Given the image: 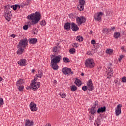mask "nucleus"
Listing matches in <instances>:
<instances>
[{
	"instance_id": "b1692460",
	"label": "nucleus",
	"mask_w": 126,
	"mask_h": 126,
	"mask_svg": "<svg viewBox=\"0 0 126 126\" xmlns=\"http://www.w3.org/2000/svg\"><path fill=\"white\" fill-rule=\"evenodd\" d=\"M11 8H13V10L15 11L17 8L18 9H20V5L18 4L13 5L12 6H11Z\"/></svg>"
},
{
	"instance_id": "c9c22d12",
	"label": "nucleus",
	"mask_w": 126,
	"mask_h": 126,
	"mask_svg": "<svg viewBox=\"0 0 126 126\" xmlns=\"http://www.w3.org/2000/svg\"><path fill=\"white\" fill-rule=\"evenodd\" d=\"M46 22L45 20H42L40 22V25H43V26H45L46 24Z\"/></svg>"
},
{
	"instance_id": "dca6fc26",
	"label": "nucleus",
	"mask_w": 126,
	"mask_h": 126,
	"mask_svg": "<svg viewBox=\"0 0 126 126\" xmlns=\"http://www.w3.org/2000/svg\"><path fill=\"white\" fill-rule=\"evenodd\" d=\"M34 125V122L33 121H30L29 119H27L25 121V126H32Z\"/></svg>"
},
{
	"instance_id": "20e7f679",
	"label": "nucleus",
	"mask_w": 126,
	"mask_h": 126,
	"mask_svg": "<svg viewBox=\"0 0 126 126\" xmlns=\"http://www.w3.org/2000/svg\"><path fill=\"white\" fill-rule=\"evenodd\" d=\"M85 65L87 68H93L95 66V63L93 59H88L85 60Z\"/></svg>"
},
{
	"instance_id": "c756f323",
	"label": "nucleus",
	"mask_w": 126,
	"mask_h": 126,
	"mask_svg": "<svg viewBox=\"0 0 126 126\" xmlns=\"http://www.w3.org/2000/svg\"><path fill=\"white\" fill-rule=\"evenodd\" d=\"M36 77H38V78H41L42 76H43V73L39 71L38 73L36 75Z\"/></svg>"
},
{
	"instance_id": "2eb2a0df",
	"label": "nucleus",
	"mask_w": 126,
	"mask_h": 126,
	"mask_svg": "<svg viewBox=\"0 0 126 126\" xmlns=\"http://www.w3.org/2000/svg\"><path fill=\"white\" fill-rule=\"evenodd\" d=\"M18 63L20 66H25L26 65V60L24 59L20 60Z\"/></svg>"
},
{
	"instance_id": "a878e982",
	"label": "nucleus",
	"mask_w": 126,
	"mask_h": 126,
	"mask_svg": "<svg viewBox=\"0 0 126 126\" xmlns=\"http://www.w3.org/2000/svg\"><path fill=\"white\" fill-rule=\"evenodd\" d=\"M120 36H121V33H120L119 32H116L114 34V37L115 38V39H118Z\"/></svg>"
},
{
	"instance_id": "ea45409f",
	"label": "nucleus",
	"mask_w": 126,
	"mask_h": 126,
	"mask_svg": "<svg viewBox=\"0 0 126 126\" xmlns=\"http://www.w3.org/2000/svg\"><path fill=\"white\" fill-rule=\"evenodd\" d=\"M23 28L24 30H27V29H28V25H26L23 26Z\"/></svg>"
},
{
	"instance_id": "412c9836",
	"label": "nucleus",
	"mask_w": 126,
	"mask_h": 126,
	"mask_svg": "<svg viewBox=\"0 0 126 126\" xmlns=\"http://www.w3.org/2000/svg\"><path fill=\"white\" fill-rule=\"evenodd\" d=\"M23 80L20 79L17 81L16 85V86H23V85H22V84H23Z\"/></svg>"
},
{
	"instance_id": "052dcab7",
	"label": "nucleus",
	"mask_w": 126,
	"mask_h": 126,
	"mask_svg": "<svg viewBox=\"0 0 126 126\" xmlns=\"http://www.w3.org/2000/svg\"><path fill=\"white\" fill-rule=\"evenodd\" d=\"M97 46H98V44H96Z\"/></svg>"
},
{
	"instance_id": "f03ea898",
	"label": "nucleus",
	"mask_w": 126,
	"mask_h": 126,
	"mask_svg": "<svg viewBox=\"0 0 126 126\" xmlns=\"http://www.w3.org/2000/svg\"><path fill=\"white\" fill-rule=\"evenodd\" d=\"M51 66L53 69L54 70H57L59 68L58 66V63H60L61 61V59H62V56L60 55L55 56V55H51Z\"/></svg>"
},
{
	"instance_id": "423d86ee",
	"label": "nucleus",
	"mask_w": 126,
	"mask_h": 126,
	"mask_svg": "<svg viewBox=\"0 0 126 126\" xmlns=\"http://www.w3.org/2000/svg\"><path fill=\"white\" fill-rule=\"evenodd\" d=\"M84 5H85V0H79V4L77 6V8L80 11L84 10Z\"/></svg>"
},
{
	"instance_id": "ddd939ff",
	"label": "nucleus",
	"mask_w": 126,
	"mask_h": 126,
	"mask_svg": "<svg viewBox=\"0 0 126 126\" xmlns=\"http://www.w3.org/2000/svg\"><path fill=\"white\" fill-rule=\"evenodd\" d=\"M87 85L88 87V89L90 91H92L94 89V87L93 86V84L92 83V81L90 79L87 83Z\"/></svg>"
},
{
	"instance_id": "c85d7f7f",
	"label": "nucleus",
	"mask_w": 126,
	"mask_h": 126,
	"mask_svg": "<svg viewBox=\"0 0 126 126\" xmlns=\"http://www.w3.org/2000/svg\"><path fill=\"white\" fill-rule=\"evenodd\" d=\"M113 49H107L106 50V54H109V55L111 54H113Z\"/></svg>"
},
{
	"instance_id": "cd10ccee",
	"label": "nucleus",
	"mask_w": 126,
	"mask_h": 126,
	"mask_svg": "<svg viewBox=\"0 0 126 126\" xmlns=\"http://www.w3.org/2000/svg\"><path fill=\"white\" fill-rule=\"evenodd\" d=\"M71 91H76V90H77V87H76L75 85L71 86Z\"/></svg>"
},
{
	"instance_id": "6e6d98bb",
	"label": "nucleus",
	"mask_w": 126,
	"mask_h": 126,
	"mask_svg": "<svg viewBox=\"0 0 126 126\" xmlns=\"http://www.w3.org/2000/svg\"><path fill=\"white\" fill-rule=\"evenodd\" d=\"M32 73H34V72H35V69H32Z\"/></svg>"
},
{
	"instance_id": "f8f14e48",
	"label": "nucleus",
	"mask_w": 126,
	"mask_h": 126,
	"mask_svg": "<svg viewBox=\"0 0 126 126\" xmlns=\"http://www.w3.org/2000/svg\"><path fill=\"white\" fill-rule=\"evenodd\" d=\"M5 16L6 20L9 21H10V19H11L10 17L12 16V13H11V11L9 10H6L5 12Z\"/></svg>"
},
{
	"instance_id": "4d7b16f0",
	"label": "nucleus",
	"mask_w": 126,
	"mask_h": 126,
	"mask_svg": "<svg viewBox=\"0 0 126 126\" xmlns=\"http://www.w3.org/2000/svg\"><path fill=\"white\" fill-rule=\"evenodd\" d=\"M81 76H83V75H84V73H82L81 74Z\"/></svg>"
},
{
	"instance_id": "4be33fe9",
	"label": "nucleus",
	"mask_w": 126,
	"mask_h": 126,
	"mask_svg": "<svg viewBox=\"0 0 126 126\" xmlns=\"http://www.w3.org/2000/svg\"><path fill=\"white\" fill-rule=\"evenodd\" d=\"M71 24L70 23L67 22L65 24L64 27L65 30H69Z\"/></svg>"
},
{
	"instance_id": "4c0bfd02",
	"label": "nucleus",
	"mask_w": 126,
	"mask_h": 126,
	"mask_svg": "<svg viewBox=\"0 0 126 126\" xmlns=\"http://www.w3.org/2000/svg\"><path fill=\"white\" fill-rule=\"evenodd\" d=\"M98 105H99V102H98V101L96 100L94 103L93 107H95L96 108V106H98Z\"/></svg>"
},
{
	"instance_id": "1a4fd4ad",
	"label": "nucleus",
	"mask_w": 126,
	"mask_h": 126,
	"mask_svg": "<svg viewBox=\"0 0 126 126\" xmlns=\"http://www.w3.org/2000/svg\"><path fill=\"white\" fill-rule=\"evenodd\" d=\"M76 20L78 25H81V24L84 23V22L86 21V20H85V18H84V16H81V17H77L76 18Z\"/></svg>"
},
{
	"instance_id": "f704fd0d",
	"label": "nucleus",
	"mask_w": 126,
	"mask_h": 126,
	"mask_svg": "<svg viewBox=\"0 0 126 126\" xmlns=\"http://www.w3.org/2000/svg\"><path fill=\"white\" fill-rule=\"evenodd\" d=\"M63 60L65 63H69V59L67 57H64Z\"/></svg>"
},
{
	"instance_id": "e433bc0d",
	"label": "nucleus",
	"mask_w": 126,
	"mask_h": 126,
	"mask_svg": "<svg viewBox=\"0 0 126 126\" xmlns=\"http://www.w3.org/2000/svg\"><path fill=\"white\" fill-rule=\"evenodd\" d=\"M82 90H83V91H86V90H87V89H88V88L86 86H84L82 87Z\"/></svg>"
},
{
	"instance_id": "79ce46f5",
	"label": "nucleus",
	"mask_w": 126,
	"mask_h": 126,
	"mask_svg": "<svg viewBox=\"0 0 126 126\" xmlns=\"http://www.w3.org/2000/svg\"><path fill=\"white\" fill-rule=\"evenodd\" d=\"M103 33H108L109 30L107 28H104L103 30Z\"/></svg>"
},
{
	"instance_id": "5fc2aeb1",
	"label": "nucleus",
	"mask_w": 126,
	"mask_h": 126,
	"mask_svg": "<svg viewBox=\"0 0 126 126\" xmlns=\"http://www.w3.org/2000/svg\"><path fill=\"white\" fill-rule=\"evenodd\" d=\"M2 80H3L2 78L1 77H0V82L1 81H2Z\"/></svg>"
},
{
	"instance_id": "49530a36",
	"label": "nucleus",
	"mask_w": 126,
	"mask_h": 126,
	"mask_svg": "<svg viewBox=\"0 0 126 126\" xmlns=\"http://www.w3.org/2000/svg\"><path fill=\"white\" fill-rule=\"evenodd\" d=\"M124 58V55H120V57L118 58V61H119V62H121V61H122V59H123Z\"/></svg>"
},
{
	"instance_id": "8fccbe9b",
	"label": "nucleus",
	"mask_w": 126,
	"mask_h": 126,
	"mask_svg": "<svg viewBox=\"0 0 126 126\" xmlns=\"http://www.w3.org/2000/svg\"><path fill=\"white\" fill-rule=\"evenodd\" d=\"M27 1H28V3H25L24 5H28V4L29 3V2L30 1V0H27Z\"/></svg>"
},
{
	"instance_id": "7c9ffc66",
	"label": "nucleus",
	"mask_w": 126,
	"mask_h": 126,
	"mask_svg": "<svg viewBox=\"0 0 126 126\" xmlns=\"http://www.w3.org/2000/svg\"><path fill=\"white\" fill-rule=\"evenodd\" d=\"M59 95L62 99H64L65 98V97H66V94H64V93H63V94L60 93L59 94Z\"/></svg>"
},
{
	"instance_id": "7ed1b4c3",
	"label": "nucleus",
	"mask_w": 126,
	"mask_h": 126,
	"mask_svg": "<svg viewBox=\"0 0 126 126\" xmlns=\"http://www.w3.org/2000/svg\"><path fill=\"white\" fill-rule=\"evenodd\" d=\"M37 79L38 78L35 77L34 79L32 81L30 86L27 87L26 89L27 90L32 89L33 91H36L38 88H40V82H36Z\"/></svg>"
},
{
	"instance_id": "5701e85b",
	"label": "nucleus",
	"mask_w": 126,
	"mask_h": 126,
	"mask_svg": "<svg viewBox=\"0 0 126 126\" xmlns=\"http://www.w3.org/2000/svg\"><path fill=\"white\" fill-rule=\"evenodd\" d=\"M90 113L92 115H94L96 113V106H93L91 108Z\"/></svg>"
},
{
	"instance_id": "393cba45",
	"label": "nucleus",
	"mask_w": 126,
	"mask_h": 126,
	"mask_svg": "<svg viewBox=\"0 0 126 126\" xmlns=\"http://www.w3.org/2000/svg\"><path fill=\"white\" fill-rule=\"evenodd\" d=\"M74 83L77 85V86H80L81 85V81L77 78H76Z\"/></svg>"
},
{
	"instance_id": "72a5a7b5",
	"label": "nucleus",
	"mask_w": 126,
	"mask_h": 126,
	"mask_svg": "<svg viewBox=\"0 0 126 126\" xmlns=\"http://www.w3.org/2000/svg\"><path fill=\"white\" fill-rule=\"evenodd\" d=\"M3 99L0 97V108L1 107V106L3 105Z\"/></svg>"
},
{
	"instance_id": "37998d69",
	"label": "nucleus",
	"mask_w": 126,
	"mask_h": 126,
	"mask_svg": "<svg viewBox=\"0 0 126 126\" xmlns=\"http://www.w3.org/2000/svg\"><path fill=\"white\" fill-rule=\"evenodd\" d=\"M122 82L126 83V77H123L122 78Z\"/></svg>"
},
{
	"instance_id": "603ef678",
	"label": "nucleus",
	"mask_w": 126,
	"mask_h": 126,
	"mask_svg": "<svg viewBox=\"0 0 126 126\" xmlns=\"http://www.w3.org/2000/svg\"><path fill=\"white\" fill-rule=\"evenodd\" d=\"M93 119V117H91V116H90V118H89V120L90 121H91V120H92Z\"/></svg>"
},
{
	"instance_id": "09e8293b",
	"label": "nucleus",
	"mask_w": 126,
	"mask_h": 126,
	"mask_svg": "<svg viewBox=\"0 0 126 126\" xmlns=\"http://www.w3.org/2000/svg\"><path fill=\"white\" fill-rule=\"evenodd\" d=\"M94 125L95 126H100V124H99L97 121H95V123H94Z\"/></svg>"
},
{
	"instance_id": "6e6552de",
	"label": "nucleus",
	"mask_w": 126,
	"mask_h": 126,
	"mask_svg": "<svg viewBox=\"0 0 126 126\" xmlns=\"http://www.w3.org/2000/svg\"><path fill=\"white\" fill-rule=\"evenodd\" d=\"M103 14H104L102 13V12L96 13L94 16L95 20L99 22H100V21H102V15H103Z\"/></svg>"
},
{
	"instance_id": "bf43d9fd",
	"label": "nucleus",
	"mask_w": 126,
	"mask_h": 126,
	"mask_svg": "<svg viewBox=\"0 0 126 126\" xmlns=\"http://www.w3.org/2000/svg\"><path fill=\"white\" fill-rule=\"evenodd\" d=\"M124 24L126 25V21L124 23Z\"/></svg>"
},
{
	"instance_id": "aec40b11",
	"label": "nucleus",
	"mask_w": 126,
	"mask_h": 126,
	"mask_svg": "<svg viewBox=\"0 0 126 126\" xmlns=\"http://www.w3.org/2000/svg\"><path fill=\"white\" fill-rule=\"evenodd\" d=\"M104 112H106V106L101 107L97 110V113L100 114V113H104Z\"/></svg>"
},
{
	"instance_id": "864d4df0",
	"label": "nucleus",
	"mask_w": 126,
	"mask_h": 126,
	"mask_svg": "<svg viewBox=\"0 0 126 126\" xmlns=\"http://www.w3.org/2000/svg\"><path fill=\"white\" fill-rule=\"evenodd\" d=\"M111 30H113L114 31V30H115V27H112Z\"/></svg>"
},
{
	"instance_id": "de8ad7c7",
	"label": "nucleus",
	"mask_w": 126,
	"mask_h": 126,
	"mask_svg": "<svg viewBox=\"0 0 126 126\" xmlns=\"http://www.w3.org/2000/svg\"><path fill=\"white\" fill-rule=\"evenodd\" d=\"M87 55H89V56H92V53L91 51H87Z\"/></svg>"
},
{
	"instance_id": "58836bf2",
	"label": "nucleus",
	"mask_w": 126,
	"mask_h": 126,
	"mask_svg": "<svg viewBox=\"0 0 126 126\" xmlns=\"http://www.w3.org/2000/svg\"><path fill=\"white\" fill-rule=\"evenodd\" d=\"M58 51V47L57 46H55L53 48V52L56 53Z\"/></svg>"
},
{
	"instance_id": "9b49d317",
	"label": "nucleus",
	"mask_w": 126,
	"mask_h": 126,
	"mask_svg": "<svg viewBox=\"0 0 126 126\" xmlns=\"http://www.w3.org/2000/svg\"><path fill=\"white\" fill-rule=\"evenodd\" d=\"M29 107L31 111L32 112H36L37 111V105L36 103L32 102L30 103Z\"/></svg>"
},
{
	"instance_id": "0eeeda50",
	"label": "nucleus",
	"mask_w": 126,
	"mask_h": 126,
	"mask_svg": "<svg viewBox=\"0 0 126 126\" xmlns=\"http://www.w3.org/2000/svg\"><path fill=\"white\" fill-rule=\"evenodd\" d=\"M62 73L65 75H69V74H73V71L71 70V69L67 67H64L62 69Z\"/></svg>"
},
{
	"instance_id": "f257e3e1",
	"label": "nucleus",
	"mask_w": 126,
	"mask_h": 126,
	"mask_svg": "<svg viewBox=\"0 0 126 126\" xmlns=\"http://www.w3.org/2000/svg\"><path fill=\"white\" fill-rule=\"evenodd\" d=\"M27 18L29 20H32L30 24L31 25H35L36 23H38L41 19V14L39 12H35V13H32L28 15Z\"/></svg>"
},
{
	"instance_id": "39448f33",
	"label": "nucleus",
	"mask_w": 126,
	"mask_h": 126,
	"mask_svg": "<svg viewBox=\"0 0 126 126\" xmlns=\"http://www.w3.org/2000/svg\"><path fill=\"white\" fill-rule=\"evenodd\" d=\"M28 41H27V38H26L23 39H21L18 44L17 46L25 48V47L28 45Z\"/></svg>"
},
{
	"instance_id": "bb28decb",
	"label": "nucleus",
	"mask_w": 126,
	"mask_h": 126,
	"mask_svg": "<svg viewBox=\"0 0 126 126\" xmlns=\"http://www.w3.org/2000/svg\"><path fill=\"white\" fill-rule=\"evenodd\" d=\"M76 41H78V42H82L83 41V38L81 36H78L76 38Z\"/></svg>"
},
{
	"instance_id": "6ab92c4d",
	"label": "nucleus",
	"mask_w": 126,
	"mask_h": 126,
	"mask_svg": "<svg viewBox=\"0 0 126 126\" xmlns=\"http://www.w3.org/2000/svg\"><path fill=\"white\" fill-rule=\"evenodd\" d=\"M38 40L37 38H31L30 39L29 42L30 44H32V45H35L37 43Z\"/></svg>"
},
{
	"instance_id": "13d9d810",
	"label": "nucleus",
	"mask_w": 126,
	"mask_h": 126,
	"mask_svg": "<svg viewBox=\"0 0 126 126\" xmlns=\"http://www.w3.org/2000/svg\"><path fill=\"white\" fill-rule=\"evenodd\" d=\"M90 34H92V31H90Z\"/></svg>"
},
{
	"instance_id": "a19ab883",
	"label": "nucleus",
	"mask_w": 126,
	"mask_h": 126,
	"mask_svg": "<svg viewBox=\"0 0 126 126\" xmlns=\"http://www.w3.org/2000/svg\"><path fill=\"white\" fill-rule=\"evenodd\" d=\"M79 45H78V43H74L73 45V47L74 48H78Z\"/></svg>"
},
{
	"instance_id": "a18cd8bd",
	"label": "nucleus",
	"mask_w": 126,
	"mask_h": 126,
	"mask_svg": "<svg viewBox=\"0 0 126 126\" xmlns=\"http://www.w3.org/2000/svg\"><path fill=\"white\" fill-rule=\"evenodd\" d=\"M33 34H36L38 33V29L37 28L35 29V30L33 31Z\"/></svg>"
},
{
	"instance_id": "3c124183",
	"label": "nucleus",
	"mask_w": 126,
	"mask_h": 126,
	"mask_svg": "<svg viewBox=\"0 0 126 126\" xmlns=\"http://www.w3.org/2000/svg\"><path fill=\"white\" fill-rule=\"evenodd\" d=\"M11 37H12V38H15L16 35H15V34H12L11 35Z\"/></svg>"
},
{
	"instance_id": "2f4dec72",
	"label": "nucleus",
	"mask_w": 126,
	"mask_h": 126,
	"mask_svg": "<svg viewBox=\"0 0 126 126\" xmlns=\"http://www.w3.org/2000/svg\"><path fill=\"white\" fill-rule=\"evenodd\" d=\"M18 89L19 91H23V89H24V86H17Z\"/></svg>"
},
{
	"instance_id": "a211bd4d",
	"label": "nucleus",
	"mask_w": 126,
	"mask_h": 126,
	"mask_svg": "<svg viewBox=\"0 0 126 126\" xmlns=\"http://www.w3.org/2000/svg\"><path fill=\"white\" fill-rule=\"evenodd\" d=\"M17 48H18V50L17 51V55H22L23 52H24V47L18 46Z\"/></svg>"
},
{
	"instance_id": "9d476101",
	"label": "nucleus",
	"mask_w": 126,
	"mask_h": 126,
	"mask_svg": "<svg viewBox=\"0 0 126 126\" xmlns=\"http://www.w3.org/2000/svg\"><path fill=\"white\" fill-rule=\"evenodd\" d=\"M122 107L123 105L121 104L117 105V107L115 108V115L116 116H119L122 112Z\"/></svg>"
},
{
	"instance_id": "f3484780",
	"label": "nucleus",
	"mask_w": 126,
	"mask_h": 126,
	"mask_svg": "<svg viewBox=\"0 0 126 126\" xmlns=\"http://www.w3.org/2000/svg\"><path fill=\"white\" fill-rule=\"evenodd\" d=\"M71 29L73 31H77L79 29L78 26L74 23H72L71 25Z\"/></svg>"
},
{
	"instance_id": "c03bdc74",
	"label": "nucleus",
	"mask_w": 126,
	"mask_h": 126,
	"mask_svg": "<svg viewBox=\"0 0 126 126\" xmlns=\"http://www.w3.org/2000/svg\"><path fill=\"white\" fill-rule=\"evenodd\" d=\"M91 43L92 45H94V44H96V41L94 39H92L91 41Z\"/></svg>"
},
{
	"instance_id": "4468645a",
	"label": "nucleus",
	"mask_w": 126,
	"mask_h": 126,
	"mask_svg": "<svg viewBox=\"0 0 126 126\" xmlns=\"http://www.w3.org/2000/svg\"><path fill=\"white\" fill-rule=\"evenodd\" d=\"M107 69V71L106 72L107 73V75H108L107 78H111V76H113V73H114L113 68H112L111 67H108Z\"/></svg>"
},
{
	"instance_id": "473e14b6",
	"label": "nucleus",
	"mask_w": 126,
	"mask_h": 126,
	"mask_svg": "<svg viewBox=\"0 0 126 126\" xmlns=\"http://www.w3.org/2000/svg\"><path fill=\"white\" fill-rule=\"evenodd\" d=\"M70 54H74L75 53L76 50L74 48H71L69 51Z\"/></svg>"
}]
</instances>
